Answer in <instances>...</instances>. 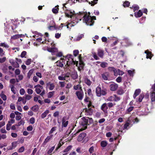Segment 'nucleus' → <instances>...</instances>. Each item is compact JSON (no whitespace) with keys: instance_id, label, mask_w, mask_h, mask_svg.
<instances>
[{"instance_id":"obj_22","label":"nucleus","mask_w":155,"mask_h":155,"mask_svg":"<svg viewBox=\"0 0 155 155\" xmlns=\"http://www.w3.org/2000/svg\"><path fill=\"white\" fill-rule=\"evenodd\" d=\"M98 54L99 56L101 58H103L104 55V51L100 49H99L97 50Z\"/></svg>"},{"instance_id":"obj_50","label":"nucleus","mask_w":155,"mask_h":155,"mask_svg":"<svg viewBox=\"0 0 155 155\" xmlns=\"http://www.w3.org/2000/svg\"><path fill=\"white\" fill-rule=\"evenodd\" d=\"M92 54L93 55V57L94 59L96 60H97L99 59L98 57L97 56L96 53L95 52H92Z\"/></svg>"},{"instance_id":"obj_26","label":"nucleus","mask_w":155,"mask_h":155,"mask_svg":"<svg viewBox=\"0 0 155 155\" xmlns=\"http://www.w3.org/2000/svg\"><path fill=\"white\" fill-rule=\"evenodd\" d=\"M49 111L48 110H46L43 113L41 116V118H45L47 114L49 113Z\"/></svg>"},{"instance_id":"obj_20","label":"nucleus","mask_w":155,"mask_h":155,"mask_svg":"<svg viewBox=\"0 0 155 155\" xmlns=\"http://www.w3.org/2000/svg\"><path fill=\"white\" fill-rule=\"evenodd\" d=\"M75 22L74 20L73 19L72 22L71 23H68L67 25H66L67 27V28H69V30H70V27L73 26L74 25H75L76 23H74L73 22Z\"/></svg>"},{"instance_id":"obj_19","label":"nucleus","mask_w":155,"mask_h":155,"mask_svg":"<svg viewBox=\"0 0 155 155\" xmlns=\"http://www.w3.org/2000/svg\"><path fill=\"white\" fill-rule=\"evenodd\" d=\"M73 89L75 90H82V87L80 84L76 85H74L73 87Z\"/></svg>"},{"instance_id":"obj_10","label":"nucleus","mask_w":155,"mask_h":155,"mask_svg":"<svg viewBox=\"0 0 155 155\" xmlns=\"http://www.w3.org/2000/svg\"><path fill=\"white\" fill-rule=\"evenodd\" d=\"M122 45L126 47H128L131 45L132 43L128 40V39H125L123 42L121 43Z\"/></svg>"},{"instance_id":"obj_56","label":"nucleus","mask_w":155,"mask_h":155,"mask_svg":"<svg viewBox=\"0 0 155 155\" xmlns=\"http://www.w3.org/2000/svg\"><path fill=\"white\" fill-rule=\"evenodd\" d=\"M20 71L19 69H16L15 71V75H19L20 73Z\"/></svg>"},{"instance_id":"obj_58","label":"nucleus","mask_w":155,"mask_h":155,"mask_svg":"<svg viewBox=\"0 0 155 155\" xmlns=\"http://www.w3.org/2000/svg\"><path fill=\"white\" fill-rule=\"evenodd\" d=\"M31 59H28L25 62V64L27 65H29L31 64Z\"/></svg>"},{"instance_id":"obj_31","label":"nucleus","mask_w":155,"mask_h":155,"mask_svg":"<svg viewBox=\"0 0 155 155\" xmlns=\"http://www.w3.org/2000/svg\"><path fill=\"white\" fill-rule=\"evenodd\" d=\"M72 147L71 145L68 146L67 148L65 149L63 151V152H68L70 150Z\"/></svg>"},{"instance_id":"obj_64","label":"nucleus","mask_w":155,"mask_h":155,"mask_svg":"<svg viewBox=\"0 0 155 155\" xmlns=\"http://www.w3.org/2000/svg\"><path fill=\"white\" fill-rule=\"evenodd\" d=\"M58 79L60 80H66L65 77L62 76H59L58 77Z\"/></svg>"},{"instance_id":"obj_8","label":"nucleus","mask_w":155,"mask_h":155,"mask_svg":"<svg viewBox=\"0 0 155 155\" xmlns=\"http://www.w3.org/2000/svg\"><path fill=\"white\" fill-rule=\"evenodd\" d=\"M65 61L64 58H61L60 61H57L55 63L57 66L62 68L63 67L64 64H65Z\"/></svg>"},{"instance_id":"obj_43","label":"nucleus","mask_w":155,"mask_h":155,"mask_svg":"<svg viewBox=\"0 0 155 155\" xmlns=\"http://www.w3.org/2000/svg\"><path fill=\"white\" fill-rule=\"evenodd\" d=\"M55 148V146H53L48 151V154H50L51 153L52 151Z\"/></svg>"},{"instance_id":"obj_5","label":"nucleus","mask_w":155,"mask_h":155,"mask_svg":"<svg viewBox=\"0 0 155 155\" xmlns=\"http://www.w3.org/2000/svg\"><path fill=\"white\" fill-rule=\"evenodd\" d=\"M91 107H94V106L92 105L91 103L89 102L88 104V108L86 109L85 110V114L87 115H92L93 112V110L91 109Z\"/></svg>"},{"instance_id":"obj_46","label":"nucleus","mask_w":155,"mask_h":155,"mask_svg":"<svg viewBox=\"0 0 155 155\" xmlns=\"http://www.w3.org/2000/svg\"><path fill=\"white\" fill-rule=\"evenodd\" d=\"M35 119L34 117H31L29 120L30 123L31 124H33L35 123Z\"/></svg>"},{"instance_id":"obj_59","label":"nucleus","mask_w":155,"mask_h":155,"mask_svg":"<svg viewBox=\"0 0 155 155\" xmlns=\"http://www.w3.org/2000/svg\"><path fill=\"white\" fill-rule=\"evenodd\" d=\"M85 82L89 86L91 84V82L90 81L87 79L85 80Z\"/></svg>"},{"instance_id":"obj_63","label":"nucleus","mask_w":155,"mask_h":155,"mask_svg":"<svg viewBox=\"0 0 155 155\" xmlns=\"http://www.w3.org/2000/svg\"><path fill=\"white\" fill-rule=\"evenodd\" d=\"M94 150V147L93 146L91 147L89 149V151L90 153H92Z\"/></svg>"},{"instance_id":"obj_11","label":"nucleus","mask_w":155,"mask_h":155,"mask_svg":"<svg viewBox=\"0 0 155 155\" xmlns=\"http://www.w3.org/2000/svg\"><path fill=\"white\" fill-rule=\"evenodd\" d=\"M73 56L71 55H68L67 56H66V58H67L69 60H71L72 61V63H73L74 64H76L78 65V61H76V60H74L72 58ZM78 66V65H77Z\"/></svg>"},{"instance_id":"obj_21","label":"nucleus","mask_w":155,"mask_h":155,"mask_svg":"<svg viewBox=\"0 0 155 155\" xmlns=\"http://www.w3.org/2000/svg\"><path fill=\"white\" fill-rule=\"evenodd\" d=\"M71 76L74 79L77 78L78 77L77 72L76 71L72 72L71 74Z\"/></svg>"},{"instance_id":"obj_6","label":"nucleus","mask_w":155,"mask_h":155,"mask_svg":"<svg viewBox=\"0 0 155 155\" xmlns=\"http://www.w3.org/2000/svg\"><path fill=\"white\" fill-rule=\"evenodd\" d=\"M96 92L97 95L98 97H101L102 95H104L106 92L104 90H101V87H97L96 88Z\"/></svg>"},{"instance_id":"obj_15","label":"nucleus","mask_w":155,"mask_h":155,"mask_svg":"<svg viewBox=\"0 0 155 155\" xmlns=\"http://www.w3.org/2000/svg\"><path fill=\"white\" fill-rule=\"evenodd\" d=\"M118 87V85L115 83H113L110 85V89L112 91H115L116 90Z\"/></svg>"},{"instance_id":"obj_48","label":"nucleus","mask_w":155,"mask_h":155,"mask_svg":"<svg viewBox=\"0 0 155 155\" xmlns=\"http://www.w3.org/2000/svg\"><path fill=\"white\" fill-rule=\"evenodd\" d=\"M114 101H117L120 99V97L115 94H114Z\"/></svg>"},{"instance_id":"obj_45","label":"nucleus","mask_w":155,"mask_h":155,"mask_svg":"<svg viewBox=\"0 0 155 155\" xmlns=\"http://www.w3.org/2000/svg\"><path fill=\"white\" fill-rule=\"evenodd\" d=\"M98 0H94L93 1L89 2V4H91V5H94L96 4Z\"/></svg>"},{"instance_id":"obj_17","label":"nucleus","mask_w":155,"mask_h":155,"mask_svg":"<svg viewBox=\"0 0 155 155\" xmlns=\"http://www.w3.org/2000/svg\"><path fill=\"white\" fill-rule=\"evenodd\" d=\"M68 124V121L66 120V117H63L62 120V126L66 127Z\"/></svg>"},{"instance_id":"obj_35","label":"nucleus","mask_w":155,"mask_h":155,"mask_svg":"<svg viewBox=\"0 0 155 155\" xmlns=\"http://www.w3.org/2000/svg\"><path fill=\"white\" fill-rule=\"evenodd\" d=\"M103 79L104 80H107V73H104L101 75Z\"/></svg>"},{"instance_id":"obj_7","label":"nucleus","mask_w":155,"mask_h":155,"mask_svg":"<svg viewBox=\"0 0 155 155\" xmlns=\"http://www.w3.org/2000/svg\"><path fill=\"white\" fill-rule=\"evenodd\" d=\"M75 94L80 100H81L83 99L84 94L82 90L76 91L75 92Z\"/></svg>"},{"instance_id":"obj_1","label":"nucleus","mask_w":155,"mask_h":155,"mask_svg":"<svg viewBox=\"0 0 155 155\" xmlns=\"http://www.w3.org/2000/svg\"><path fill=\"white\" fill-rule=\"evenodd\" d=\"M85 12H80L78 13L75 15H73L72 12L70 11H66L65 12L66 16L68 17L73 18V19L74 20L75 22L73 23H77L79 21H81L82 18H84V16L83 14H86Z\"/></svg>"},{"instance_id":"obj_33","label":"nucleus","mask_w":155,"mask_h":155,"mask_svg":"<svg viewBox=\"0 0 155 155\" xmlns=\"http://www.w3.org/2000/svg\"><path fill=\"white\" fill-rule=\"evenodd\" d=\"M144 97V94H141L139 96V98L138 99V101L137 100L136 101L137 102L138 101L139 102H141L142 101V99Z\"/></svg>"},{"instance_id":"obj_27","label":"nucleus","mask_w":155,"mask_h":155,"mask_svg":"<svg viewBox=\"0 0 155 155\" xmlns=\"http://www.w3.org/2000/svg\"><path fill=\"white\" fill-rule=\"evenodd\" d=\"M142 15V12L140 10L137 13H135V16L137 18L140 17Z\"/></svg>"},{"instance_id":"obj_61","label":"nucleus","mask_w":155,"mask_h":155,"mask_svg":"<svg viewBox=\"0 0 155 155\" xmlns=\"http://www.w3.org/2000/svg\"><path fill=\"white\" fill-rule=\"evenodd\" d=\"M11 124L10 123H8L6 125V129L8 130H9L10 129Z\"/></svg>"},{"instance_id":"obj_40","label":"nucleus","mask_w":155,"mask_h":155,"mask_svg":"<svg viewBox=\"0 0 155 155\" xmlns=\"http://www.w3.org/2000/svg\"><path fill=\"white\" fill-rule=\"evenodd\" d=\"M54 91H53L49 92L48 94V97L49 98L51 97L54 94Z\"/></svg>"},{"instance_id":"obj_23","label":"nucleus","mask_w":155,"mask_h":155,"mask_svg":"<svg viewBox=\"0 0 155 155\" xmlns=\"http://www.w3.org/2000/svg\"><path fill=\"white\" fill-rule=\"evenodd\" d=\"M48 51L49 52L53 53L57 52L58 51V49L55 48H52L48 49ZM52 54L53 55V53H52Z\"/></svg>"},{"instance_id":"obj_55","label":"nucleus","mask_w":155,"mask_h":155,"mask_svg":"<svg viewBox=\"0 0 155 155\" xmlns=\"http://www.w3.org/2000/svg\"><path fill=\"white\" fill-rule=\"evenodd\" d=\"M130 4V2L128 1H126L124 3L123 6L124 7H128Z\"/></svg>"},{"instance_id":"obj_2","label":"nucleus","mask_w":155,"mask_h":155,"mask_svg":"<svg viewBox=\"0 0 155 155\" xmlns=\"http://www.w3.org/2000/svg\"><path fill=\"white\" fill-rule=\"evenodd\" d=\"M82 120L81 125V128L78 129L76 132L73 134V137H75L76 134L78 133L80 131H83L86 129L87 128V125H89V124L92 123L93 121L91 118H89L88 117L83 118Z\"/></svg>"},{"instance_id":"obj_36","label":"nucleus","mask_w":155,"mask_h":155,"mask_svg":"<svg viewBox=\"0 0 155 155\" xmlns=\"http://www.w3.org/2000/svg\"><path fill=\"white\" fill-rule=\"evenodd\" d=\"M127 72L130 76H133L134 74V70H129Z\"/></svg>"},{"instance_id":"obj_51","label":"nucleus","mask_w":155,"mask_h":155,"mask_svg":"<svg viewBox=\"0 0 155 155\" xmlns=\"http://www.w3.org/2000/svg\"><path fill=\"white\" fill-rule=\"evenodd\" d=\"M117 39L114 38V37H110L108 38V41L107 42H110L111 41H114L115 40V39Z\"/></svg>"},{"instance_id":"obj_16","label":"nucleus","mask_w":155,"mask_h":155,"mask_svg":"<svg viewBox=\"0 0 155 155\" xmlns=\"http://www.w3.org/2000/svg\"><path fill=\"white\" fill-rule=\"evenodd\" d=\"M86 134L82 133L79 136L78 140V141H81L86 136Z\"/></svg>"},{"instance_id":"obj_9","label":"nucleus","mask_w":155,"mask_h":155,"mask_svg":"<svg viewBox=\"0 0 155 155\" xmlns=\"http://www.w3.org/2000/svg\"><path fill=\"white\" fill-rule=\"evenodd\" d=\"M53 137V135H49L47 136L46 138L45 139L44 141L42 143V145L43 146H45L46 145L47 143L51 140Z\"/></svg>"},{"instance_id":"obj_28","label":"nucleus","mask_w":155,"mask_h":155,"mask_svg":"<svg viewBox=\"0 0 155 155\" xmlns=\"http://www.w3.org/2000/svg\"><path fill=\"white\" fill-rule=\"evenodd\" d=\"M107 144V142L106 140H103L101 142V145L102 147H105Z\"/></svg>"},{"instance_id":"obj_13","label":"nucleus","mask_w":155,"mask_h":155,"mask_svg":"<svg viewBox=\"0 0 155 155\" xmlns=\"http://www.w3.org/2000/svg\"><path fill=\"white\" fill-rule=\"evenodd\" d=\"M25 36V35L22 34L16 35L12 36L11 37V40H15L18 38H19L21 37H23Z\"/></svg>"},{"instance_id":"obj_57","label":"nucleus","mask_w":155,"mask_h":155,"mask_svg":"<svg viewBox=\"0 0 155 155\" xmlns=\"http://www.w3.org/2000/svg\"><path fill=\"white\" fill-rule=\"evenodd\" d=\"M24 147L23 146H22L18 150V152L19 153H21L23 152L24 151Z\"/></svg>"},{"instance_id":"obj_38","label":"nucleus","mask_w":155,"mask_h":155,"mask_svg":"<svg viewBox=\"0 0 155 155\" xmlns=\"http://www.w3.org/2000/svg\"><path fill=\"white\" fill-rule=\"evenodd\" d=\"M58 6L57 5V6H56L54 8H53L52 10V12L54 13H57L58 12Z\"/></svg>"},{"instance_id":"obj_34","label":"nucleus","mask_w":155,"mask_h":155,"mask_svg":"<svg viewBox=\"0 0 155 155\" xmlns=\"http://www.w3.org/2000/svg\"><path fill=\"white\" fill-rule=\"evenodd\" d=\"M0 97L3 99L4 101H6L7 100L6 96L2 92L0 94Z\"/></svg>"},{"instance_id":"obj_3","label":"nucleus","mask_w":155,"mask_h":155,"mask_svg":"<svg viewBox=\"0 0 155 155\" xmlns=\"http://www.w3.org/2000/svg\"><path fill=\"white\" fill-rule=\"evenodd\" d=\"M89 14L88 15L87 12H86V14H83L84 16V18L83 19V22L85 23L87 25L92 26L93 25L94 21V20L96 19L95 16L91 17L90 16Z\"/></svg>"},{"instance_id":"obj_4","label":"nucleus","mask_w":155,"mask_h":155,"mask_svg":"<svg viewBox=\"0 0 155 155\" xmlns=\"http://www.w3.org/2000/svg\"><path fill=\"white\" fill-rule=\"evenodd\" d=\"M34 88H35V91L38 94H40V95L43 97L45 94V91L43 90V87L40 84H38L35 86Z\"/></svg>"},{"instance_id":"obj_44","label":"nucleus","mask_w":155,"mask_h":155,"mask_svg":"<svg viewBox=\"0 0 155 155\" xmlns=\"http://www.w3.org/2000/svg\"><path fill=\"white\" fill-rule=\"evenodd\" d=\"M107 63L105 62L101 63L100 64L101 66L103 68H105L107 66Z\"/></svg>"},{"instance_id":"obj_14","label":"nucleus","mask_w":155,"mask_h":155,"mask_svg":"<svg viewBox=\"0 0 155 155\" xmlns=\"http://www.w3.org/2000/svg\"><path fill=\"white\" fill-rule=\"evenodd\" d=\"M101 109L105 113H107V112L108 107L107 104L106 103L103 104L101 107Z\"/></svg>"},{"instance_id":"obj_25","label":"nucleus","mask_w":155,"mask_h":155,"mask_svg":"<svg viewBox=\"0 0 155 155\" xmlns=\"http://www.w3.org/2000/svg\"><path fill=\"white\" fill-rule=\"evenodd\" d=\"M150 97L152 102L155 101V93L154 92H153L151 94Z\"/></svg>"},{"instance_id":"obj_24","label":"nucleus","mask_w":155,"mask_h":155,"mask_svg":"<svg viewBox=\"0 0 155 155\" xmlns=\"http://www.w3.org/2000/svg\"><path fill=\"white\" fill-rule=\"evenodd\" d=\"M140 89H137L135 90L133 95L134 98L135 99L136 97L138 96L140 92Z\"/></svg>"},{"instance_id":"obj_42","label":"nucleus","mask_w":155,"mask_h":155,"mask_svg":"<svg viewBox=\"0 0 155 155\" xmlns=\"http://www.w3.org/2000/svg\"><path fill=\"white\" fill-rule=\"evenodd\" d=\"M124 93V91L122 88H120L117 91V93L119 95H122Z\"/></svg>"},{"instance_id":"obj_54","label":"nucleus","mask_w":155,"mask_h":155,"mask_svg":"<svg viewBox=\"0 0 155 155\" xmlns=\"http://www.w3.org/2000/svg\"><path fill=\"white\" fill-rule=\"evenodd\" d=\"M33 91L30 88L28 89L27 90V92L29 94H31L33 93Z\"/></svg>"},{"instance_id":"obj_37","label":"nucleus","mask_w":155,"mask_h":155,"mask_svg":"<svg viewBox=\"0 0 155 155\" xmlns=\"http://www.w3.org/2000/svg\"><path fill=\"white\" fill-rule=\"evenodd\" d=\"M130 8H133L134 12L136 10H138L139 8L138 6L135 5H133L132 7H130Z\"/></svg>"},{"instance_id":"obj_12","label":"nucleus","mask_w":155,"mask_h":155,"mask_svg":"<svg viewBox=\"0 0 155 155\" xmlns=\"http://www.w3.org/2000/svg\"><path fill=\"white\" fill-rule=\"evenodd\" d=\"M47 87H48L49 89L51 90H52L55 87V84L54 83H51L49 82L46 84Z\"/></svg>"},{"instance_id":"obj_18","label":"nucleus","mask_w":155,"mask_h":155,"mask_svg":"<svg viewBox=\"0 0 155 155\" xmlns=\"http://www.w3.org/2000/svg\"><path fill=\"white\" fill-rule=\"evenodd\" d=\"M145 53L146 54L147 58L151 59L153 56L151 52L149 51L148 50L145 51Z\"/></svg>"},{"instance_id":"obj_41","label":"nucleus","mask_w":155,"mask_h":155,"mask_svg":"<svg viewBox=\"0 0 155 155\" xmlns=\"http://www.w3.org/2000/svg\"><path fill=\"white\" fill-rule=\"evenodd\" d=\"M56 127H52L49 132V135H52L51 134L56 130Z\"/></svg>"},{"instance_id":"obj_52","label":"nucleus","mask_w":155,"mask_h":155,"mask_svg":"<svg viewBox=\"0 0 155 155\" xmlns=\"http://www.w3.org/2000/svg\"><path fill=\"white\" fill-rule=\"evenodd\" d=\"M19 92L21 95H23L25 94V91L24 89L21 88Z\"/></svg>"},{"instance_id":"obj_60","label":"nucleus","mask_w":155,"mask_h":155,"mask_svg":"<svg viewBox=\"0 0 155 155\" xmlns=\"http://www.w3.org/2000/svg\"><path fill=\"white\" fill-rule=\"evenodd\" d=\"M31 97V96L29 94H26L25 95V98L26 100H29Z\"/></svg>"},{"instance_id":"obj_39","label":"nucleus","mask_w":155,"mask_h":155,"mask_svg":"<svg viewBox=\"0 0 155 155\" xmlns=\"http://www.w3.org/2000/svg\"><path fill=\"white\" fill-rule=\"evenodd\" d=\"M0 46L4 47L6 48H8L9 47V45L5 43H0Z\"/></svg>"},{"instance_id":"obj_62","label":"nucleus","mask_w":155,"mask_h":155,"mask_svg":"<svg viewBox=\"0 0 155 155\" xmlns=\"http://www.w3.org/2000/svg\"><path fill=\"white\" fill-rule=\"evenodd\" d=\"M6 60V58L4 57L2 58H0V63H3Z\"/></svg>"},{"instance_id":"obj_47","label":"nucleus","mask_w":155,"mask_h":155,"mask_svg":"<svg viewBox=\"0 0 155 155\" xmlns=\"http://www.w3.org/2000/svg\"><path fill=\"white\" fill-rule=\"evenodd\" d=\"M115 41L113 43H112V44H111V45H110L111 47H113L115 45H116L117 44L118 42V40H117V39H115Z\"/></svg>"},{"instance_id":"obj_49","label":"nucleus","mask_w":155,"mask_h":155,"mask_svg":"<svg viewBox=\"0 0 155 155\" xmlns=\"http://www.w3.org/2000/svg\"><path fill=\"white\" fill-rule=\"evenodd\" d=\"M5 52L1 48H0V56L1 57L5 55Z\"/></svg>"},{"instance_id":"obj_30","label":"nucleus","mask_w":155,"mask_h":155,"mask_svg":"<svg viewBox=\"0 0 155 155\" xmlns=\"http://www.w3.org/2000/svg\"><path fill=\"white\" fill-rule=\"evenodd\" d=\"M134 107L133 106H130L128 108L126 111V113L127 114L129 113L131 111L134 109Z\"/></svg>"},{"instance_id":"obj_32","label":"nucleus","mask_w":155,"mask_h":155,"mask_svg":"<svg viewBox=\"0 0 155 155\" xmlns=\"http://www.w3.org/2000/svg\"><path fill=\"white\" fill-rule=\"evenodd\" d=\"M33 71L34 70L33 69H31L29 71L27 74V77L28 78H30L33 72Z\"/></svg>"},{"instance_id":"obj_53","label":"nucleus","mask_w":155,"mask_h":155,"mask_svg":"<svg viewBox=\"0 0 155 155\" xmlns=\"http://www.w3.org/2000/svg\"><path fill=\"white\" fill-rule=\"evenodd\" d=\"M11 91L13 92L14 94H16V91L15 89V87L14 85H12L11 86Z\"/></svg>"},{"instance_id":"obj_29","label":"nucleus","mask_w":155,"mask_h":155,"mask_svg":"<svg viewBox=\"0 0 155 155\" xmlns=\"http://www.w3.org/2000/svg\"><path fill=\"white\" fill-rule=\"evenodd\" d=\"M114 95L108 97L107 99L106 100L108 101H114Z\"/></svg>"}]
</instances>
